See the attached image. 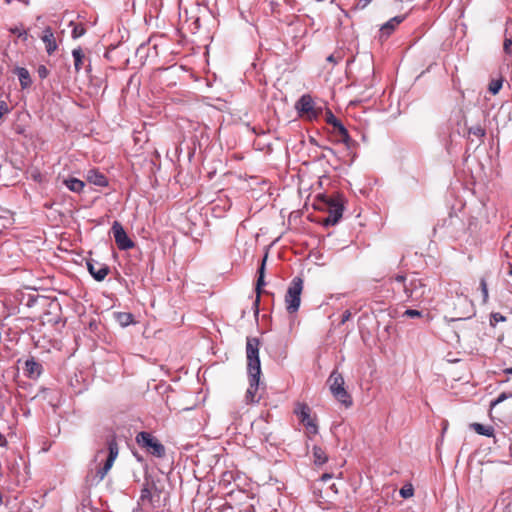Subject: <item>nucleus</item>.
Wrapping results in <instances>:
<instances>
[{
    "label": "nucleus",
    "mask_w": 512,
    "mask_h": 512,
    "mask_svg": "<svg viewBox=\"0 0 512 512\" xmlns=\"http://www.w3.org/2000/svg\"><path fill=\"white\" fill-rule=\"evenodd\" d=\"M43 373V366L34 357H29L24 363V374L30 379H38Z\"/></svg>",
    "instance_id": "nucleus-14"
},
{
    "label": "nucleus",
    "mask_w": 512,
    "mask_h": 512,
    "mask_svg": "<svg viewBox=\"0 0 512 512\" xmlns=\"http://www.w3.org/2000/svg\"><path fill=\"white\" fill-rule=\"evenodd\" d=\"M86 30L85 28L80 24H75L72 29V37L73 38H79L85 34Z\"/></svg>",
    "instance_id": "nucleus-33"
},
{
    "label": "nucleus",
    "mask_w": 512,
    "mask_h": 512,
    "mask_svg": "<svg viewBox=\"0 0 512 512\" xmlns=\"http://www.w3.org/2000/svg\"><path fill=\"white\" fill-rule=\"evenodd\" d=\"M303 290V279L294 277L289 284L285 295L286 309L290 314L296 313L301 303V293Z\"/></svg>",
    "instance_id": "nucleus-3"
},
{
    "label": "nucleus",
    "mask_w": 512,
    "mask_h": 512,
    "mask_svg": "<svg viewBox=\"0 0 512 512\" xmlns=\"http://www.w3.org/2000/svg\"><path fill=\"white\" fill-rule=\"evenodd\" d=\"M503 50L506 54L511 55L512 54V38L505 36L504 43H503Z\"/></svg>",
    "instance_id": "nucleus-37"
},
{
    "label": "nucleus",
    "mask_w": 512,
    "mask_h": 512,
    "mask_svg": "<svg viewBox=\"0 0 512 512\" xmlns=\"http://www.w3.org/2000/svg\"><path fill=\"white\" fill-rule=\"evenodd\" d=\"M239 512H248V511H239Z\"/></svg>",
    "instance_id": "nucleus-51"
},
{
    "label": "nucleus",
    "mask_w": 512,
    "mask_h": 512,
    "mask_svg": "<svg viewBox=\"0 0 512 512\" xmlns=\"http://www.w3.org/2000/svg\"><path fill=\"white\" fill-rule=\"evenodd\" d=\"M333 132L337 133L340 136V140L342 143H345L346 145L349 144L351 138L349 136L348 130L343 125L341 121H339L335 127H333Z\"/></svg>",
    "instance_id": "nucleus-20"
},
{
    "label": "nucleus",
    "mask_w": 512,
    "mask_h": 512,
    "mask_svg": "<svg viewBox=\"0 0 512 512\" xmlns=\"http://www.w3.org/2000/svg\"><path fill=\"white\" fill-rule=\"evenodd\" d=\"M328 384L332 395L337 401L342 403L345 407H350L353 403L351 395L346 391L344 378L342 374L334 370L328 378Z\"/></svg>",
    "instance_id": "nucleus-2"
},
{
    "label": "nucleus",
    "mask_w": 512,
    "mask_h": 512,
    "mask_svg": "<svg viewBox=\"0 0 512 512\" xmlns=\"http://www.w3.org/2000/svg\"><path fill=\"white\" fill-rule=\"evenodd\" d=\"M111 230L115 243L120 250H128L134 247V242L128 237L120 222L114 221Z\"/></svg>",
    "instance_id": "nucleus-9"
},
{
    "label": "nucleus",
    "mask_w": 512,
    "mask_h": 512,
    "mask_svg": "<svg viewBox=\"0 0 512 512\" xmlns=\"http://www.w3.org/2000/svg\"><path fill=\"white\" fill-rule=\"evenodd\" d=\"M458 305L465 307V308H469V309L465 315H459V316L453 318L452 319L453 321L469 319L473 315L472 303L467 298H459Z\"/></svg>",
    "instance_id": "nucleus-21"
},
{
    "label": "nucleus",
    "mask_w": 512,
    "mask_h": 512,
    "mask_svg": "<svg viewBox=\"0 0 512 512\" xmlns=\"http://www.w3.org/2000/svg\"><path fill=\"white\" fill-rule=\"evenodd\" d=\"M6 445H7V440H6L5 436L2 433H0V446L5 447Z\"/></svg>",
    "instance_id": "nucleus-44"
},
{
    "label": "nucleus",
    "mask_w": 512,
    "mask_h": 512,
    "mask_svg": "<svg viewBox=\"0 0 512 512\" xmlns=\"http://www.w3.org/2000/svg\"><path fill=\"white\" fill-rule=\"evenodd\" d=\"M152 487L155 489V491H157V488L155 487L154 483H152Z\"/></svg>",
    "instance_id": "nucleus-49"
},
{
    "label": "nucleus",
    "mask_w": 512,
    "mask_h": 512,
    "mask_svg": "<svg viewBox=\"0 0 512 512\" xmlns=\"http://www.w3.org/2000/svg\"><path fill=\"white\" fill-rule=\"evenodd\" d=\"M311 409L305 403H297L294 413L299 418V421L306 427L309 434L315 435L318 433V426L310 415Z\"/></svg>",
    "instance_id": "nucleus-8"
},
{
    "label": "nucleus",
    "mask_w": 512,
    "mask_h": 512,
    "mask_svg": "<svg viewBox=\"0 0 512 512\" xmlns=\"http://www.w3.org/2000/svg\"><path fill=\"white\" fill-rule=\"evenodd\" d=\"M511 397H512V393L502 392L495 400H493L491 402L490 406H491V408H493L494 406L500 404L504 400L511 398Z\"/></svg>",
    "instance_id": "nucleus-35"
},
{
    "label": "nucleus",
    "mask_w": 512,
    "mask_h": 512,
    "mask_svg": "<svg viewBox=\"0 0 512 512\" xmlns=\"http://www.w3.org/2000/svg\"><path fill=\"white\" fill-rule=\"evenodd\" d=\"M332 478V474H329V473H324L322 476H321V480L322 481H328Z\"/></svg>",
    "instance_id": "nucleus-45"
},
{
    "label": "nucleus",
    "mask_w": 512,
    "mask_h": 512,
    "mask_svg": "<svg viewBox=\"0 0 512 512\" xmlns=\"http://www.w3.org/2000/svg\"><path fill=\"white\" fill-rule=\"evenodd\" d=\"M403 316L410 318H418L422 316V312L416 309H407L404 311Z\"/></svg>",
    "instance_id": "nucleus-38"
},
{
    "label": "nucleus",
    "mask_w": 512,
    "mask_h": 512,
    "mask_svg": "<svg viewBox=\"0 0 512 512\" xmlns=\"http://www.w3.org/2000/svg\"><path fill=\"white\" fill-rule=\"evenodd\" d=\"M504 373L512 375V367L511 368H506L504 370Z\"/></svg>",
    "instance_id": "nucleus-46"
},
{
    "label": "nucleus",
    "mask_w": 512,
    "mask_h": 512,
    "mask_svg": "<svg viewBox=\"0 0 512 512\" xmlns=\"http://www.w3.org/2000/svg\"><path fill=\"white\" fill-rule=\"evenodd\" d=\"M64 185L72 192L80 193L85 187V183L74 177L67 178L63 181Z\"/></svg>",
    "instance_id": "nucleus-19"
},
{
    "label": "nucleus",
    "mask_w": 512,
    "mask_h": 512,
    "mask_svg": "<svg viewBox=\"0 0 512 512\" xmlns=\"http://www.w3.org/2000/svg\"><path fill=\"white\" fill-rule=\"evenodd\" d=\"M106 445L108 449L107 459L104 465L101 468H99L96 472V477L98 478L99 481H102L105 478L109 470L112 468L114 461L118 457L119 453L118 443L116 441V436L114 434H111L107 437Z\"/></svg>",
    "instance_id": "nucleus-6"
},
{
    "label": "nucleus",
    "mask_w": 512,
    "mask_h": 512,
    "mask_svg": "<svg viewBox=\"0 0 512 512\" xmlns=\"http://www.w3.org/2000/svg\"><path fill=\"white\" fill-rule=\"evenodd\" d=\"M295 108L300 116H305L308 120L317 119L321 112V108L315 107V102L309 94L302 95L296 102Z\"/></svg>",
    "instance_id": "nucleus-7"
},
{
    "label": "nucleus",
    "mask_w": 512,
    "mask_h": 512,
    "mask_svg": "<svg viewBox=\"0 0 512 512\" xmlns=\"http://www.w3.org/2000/svg\"><path fill=\"white\" fill-rule=\"evenodd\" d=\"M404 19V15H398L385 22L380 28L381 37H389L395 28L404 21Z\"/></svg>",
    "instance_id": "nucleus-15"
},
{
    "label": "nucleus",
    "mask_w": 512,
    "mask_h": 512,
    "mask_svg": "<svg viewBox=\"0 0 512 512\" xmlns=\"http://www.w3.org/2000/svg\"><path fill=\"white\" fill-rule=\"evenodd\" d=\"M414 494V489H413V486L411 484H408V485H404L401 489H400V495L403 497V498H410L412 497Z\"/></svg>",
    "instance_id": "nucleus-30"
},
{
    "label": "nucleus",
    "mask_w": 512,
    "mask_h": 512,
    "mask_svg": "<svg viewBox=\"0 0 512 512\" xmlns=\"http://www.w3.org/2000/svg\"><path fill=\"white\" fill-rule=\"evenodd\" d=\"M325 121L331 125L332 127H335V125L340 121L336 118V116L332 113L331 110L327 109L325 113Z\"/></svg>",
    "instance_id": "nucleus-32"
},
{
    "label": "nucleus",
    "mask_w": 512,
    "mask_h": 512,
    "mask_svg": "<svg viewBox=\"0 0 512 512\" xmlns=\"http://www.w3.org/2000/svg\"><path fill=\"white\" fill-rule=\"evenodd\" d=\"M136 443L141 447L146 449L148 453L151 455L162 458L165 456V447L164 445L151 433L142 431L136 435Z\"/></svg>",
    "instance_id": "nucleus-5"
},
{
    "label": "nucleus",
    "mask_w": 512,
    "mask_h": 512,
    "mask_svg": "<svg viewBox=\"0 0 512 512\" xmlns=\"http://www.w3.org/2000/svg\"><path fill=\"white\" fill-rule=\"evenodd\" d=\"M260 341L256 337H247L246 339V358L247 373L261 374V365L259 358Z\"/></svg>",
    "instance_id": "nucleus-4"
},
{
    "label": "nucleus",
    "mask_w": 512,
    "mask_h": 512,
    "mask_svg": "<svg viewBox=\"0 0 512 512\" xmlns=\"http://www.w3.org/2000/svg\"><path fill=\"white\" fill-rule=\"evenodd\" d=\"M508 274H509L510 276L512 275V268H511V269H509Z\"/></svg>",
    "instance_id": "nucleus-48"
},
{
    "label": "nucleus",
    "mask_w": 512,
    "mask_h": 512,
    "mask_svg": "<svg viewBox=\"0 0 512 512\" xmlns=\"http://www.w3.org/2000/svg\"><path fill=\"white\" fill-rule=\"evenodd\" d=\"M394 280L402 286L406 301H420L426 293V284L419 278L407 279L404 275H397Z\"/></svg>",
    "instance_id": "nucleus-1"
},
{
    "label": "nucleus",
    "mask_w": 512,
    "mask_h": 512,
    "mask_svg": "<svg viewBox=\"0 0 512 512\" xmlns=\"http://www.w3.org/2000/svg\"><path fill=\"white\" fill-rule=\"evenodd\" d=\"M104 452H105V450H104V449H99V450L97 451L96 457L98 458V457H99L101 454H103Z\"/></svg>",
    "instance_id": "nucleus-47"
},
{
    "label": "nucleus",
    "mask_w": 512,
    "mask_h": 512,
    "mask_svg": "<svg viewBox=\"0 0 512 512\" xmlns=\"http://www.w3.org/2000/svg\"><path fill=\"white\" fill-rule=\"evenodd\" d=\"M6 2H7V3H10V2H11V0H6Z\"/></svg>",
    "instance_id": "nucleus-50"
},
{
    "label": "nucleus",
    "mask_w": 512,
    "mask_h": 512,
    "mask_svg": "<svg viewBox=\"0 0 512 512\" xmlns=\"http://www.w3.org/2000/svg\"><path fill=\"white\" fill-rule=\"evenodd\" d=\"M86 179L89 183L99 187L108 186L107 177L96 169L89 170Z\"/></svg>",
    "instance_id": "nucleus-16"
},
{
    "label": "nucleus",
    "mask_w": 512,
    "mask_h": 512,
    "mask_svg": "<svg viewBox=\"0 0 512 512\" xmlns=\"http://www.w3.org/2000/svg\"><path fill=\"white\" fill-rule=\"evenodd\" d=\"M326 60L332 64H337L340 60V57H336L334 54H331L327 57Z\"/></svg>",
    "instance_id": "nucleus-43"
},
{
    "label": "nucleus",
    "mask_w": 512,
    "mask_h": 512,
    "mask_svg": "<svg viewBox=\"0 0 512 512\" xmlns=\"http://www.w3.org/2000/svg\"><path fill=\"white\" fill-rule=\"evenodd\" d=\"M480 289H481L482 296H483V302L486 303L488 300V287H487V282H486L485 278L480 279Z\"/></svg>",
    "instance_id": "nucleus-36"
},
{
    "label": "nucleus",
    "mask_w": 512,
    "mask_h": 512,
    "mask_svg": "<svg viewBox=\"0 0 512 512\" xmlns=\"http://www.w3.org/2000/svg\"><path fill=\"white\" fill-rule=\"evenodd\" d=\"M351 317V312L349 310H345L342 314L341 323L344 324L347 322Z\"/></svg>",
    "instance_id": "nucleus-42"
},
{
    "label": "nucleus",
    "mask_w": 512,
    "mask_h": 512,
    "mask_svg": "<svg viewBox=\"0 0 512 512\" xmlns=\"http://www.w3.org/2000/svg\"><path fill=\"white\" fill-rule=\"evenodd\" d=\"M148 49H149L148 44L142 43L141 45H139V47L136 50V56H138L141 60L146 59Z\"/></svg>",
    "instance_id": "nucleus-31"
},
{
    "label": "nucleus",
    "mask_w": 512,
    "mask_h": 512,
    "mask_svg": "<svg viewBox=\"0 0 512 512\" xmlns=\"http://www.w3.org/2000/svg\"><path fill=\"white\" fill-rule=\"evenodd\" d=\"M313 456H314V462L317 465H322L327 462L328 457L325 453V451L318 446L313 447Z\"/></svg>",
    "instance_id": "nucleus-24"
},
{
    "label": "nucleus",
    "mask_w": 512,
    "mask_h": 512,
    "mask_svg": "<svg viewBox=\"0 0 512 512\" xmlns=\"http://www.w3.org/2000/svg\"><path fill=\"white\" fill-rule=\"evenodd\" d=\"M42 41L45 43V48L49 55L56 51L57 44L54 37V33L50 27H46L43 30Z\"/></svg>",
    "instance_id": "nucleus-17"
},
{
    "label": "nucleus",
    "mask_w": 512,
    "mask_h": 512,
    "mask_svg": "<svg viewBox=\"0 0 512 512\" xmlns=\"http://www.w3.org/2000/svg\"><path fill=\"white\" fill-rule=\"evenodd\" d=\"M344 207L338 201L331 200L328 203V216L322 220L326 227L336 225L342 218Z\"/></svg>",
    "instance_id": "nucleus-10"
},
{
    "label": "nucleus",
    "mask_w": 512,
    "mask_h": 512,
    "mask_svg": "<svg viewBox=\"0 0 512 512\" xmlns=\"http://www.w3.org/2000/svg\"><path fill=\"white\" fill-rule=\"evenodd\" d=\"M249 377V387L246 391L245 400L246 403H258L260 400V397H257V391L259 388V382H260V374H248Z\"/></svg>",
    "instance_id": "nucleus-13"
},
{
    "label": "nucleus",
    "mask_w": 512,
    "mask_h": 512,
    "mask_svg": "<svg viewBox=\"0 0 512 512\" xmlns=\"http://www.w3.org/2000/svg\"><path fill=\"white\" fill-rule=\"evenodd\" d=\"M502 85H503V78L502 77H500L498 79H493L489 83L488 91L491 94L496 95L500 91V89L502 88Z\"/></svg>",
    "instance_id": "nucleus-26"
},
{
    "label": "nucleus",
    "mask_w": 512,
    "mask_h": 512,
    "mask_svg": "<svg viewBox=\"0 0 512 512\" xmlns=\"http://www.w3.org/2000/svg\"><path fill=\"white\" fill-rule=\"evenodd\" d=\"M504 321H506V317L503 316L502 314H500L498 312L491 314V323L504 322Z\"/></svg>",
    "instance_id": "nucleus-40"
},
{
    "label": "nucleus",
    "mask_w": 512,
    "mask_h": 512,
    "mask_svg": "<svg viewBox=\"0 0 512 512\" xmlns=\"http://www.w3.org/2000/svg\"><path fill=\"white\" fill-rule=\"evenodd\" d=\"M267 258H268V254L266 253L262 259V262H261V265L258 269V279H257V282H256V287H255V290H256V299L253 303L254 305V308H255V314L257 315L258 312H259V303H260V295L262 293V287L265 286V280H264V277H265V265H266V261H267Z\"/></svg>",
    "instance_id": "nucleus-12"
},
{
    "label": "nucleus",
    "mask_w": 512,
    "mask_h": 512,
    "mask_svg": "<svg viewBox=\"0 0 512 512\" xmlns=\"http://www.w3.org/2000/svg\"><path fill=\"white\" fill-rule=\"evenodd\" d=\"M87 270L90 275L98 282L103 281L110 273V267L107 264L90 259L86 262Z\"/></svg>",
    "instance_id": "nucleus-11"
},
{
    "label": "nucleus",
    "mask_w": 512,
    "mask_h": 512,
    "mask_svg": "<svg viewBox=\"0 0 512 512\" xmlns=\"http://www.w3.org/2000/svg\"><path fill=\"white\" fill-rule=\"evenodd\" d=\"M72 56L74 59V68L76 72H79L82 68L84 53L80 47L73 49Z\"/></svg>",
    "instance_id": "nucleus-23"
},
{
    "label": "nucleus",
    "mask_w": 512,
    "mask_h": 512,
    "mask_svg": "<svg viewBox=\"0 0 512 512\" xmlns=\"http://www.w3.org/2000/svg\"><path fill=\"white\" fill-rule=\"evenodd\" d=\"M9 31L16 35L17 37L21 38L23 41H26L28 38V33L25 29L19 26L11 27Z\"/></svg>",
    "instance_id": "nucleus-29"
},
{
    "label": "nucleus",
    "mask_w": 512,
    "mask_h": 512,
    "mask_svg": "<svg viewBox=\"0 0 512 512\" xmlns=\"http://www.w3.org/2000/svg\"><path fill=\"white\" fill-rule=\"evenodd\" d=\"M14 73L18 76L20 86L22 89H27L32 84V79L29 71L24 67H16Z\"/></svg>",
    "instance_id": "nucleus-18"
},
{
    "label": "nucleus",
    "mask_w": 512,
    "mask_h": 512,
    "mask_svg": "<svg viewBox=\"0 0 512 512\" xmlns=\"http://www.w3.org/2000/svg\"><path fill=\"white\" fill-rule=\"evenodd\" d=\"M11 112V108L8 106L7 102L4 100H0V120L2 121L5 115Z\"/></svg>",
    "instance_id": "nucleus-34"
},
{
    "label": "nucleus",
    "mask_w": 512,
    "mask_h": 512,
    "mask_svg": "<svg viewBox=\"0 0 512 512\" xmlns=\"http://www.w3.org/2000/svg\"><path fill=\"white\" fill-rule=\"evenodd\" d=\"M372 0H357L355 6L353 7L354 10H362L364 8L367 7V5L371 2Z\"/></svg>",
    "instance_id": "nucleus-39"
},
{
    "label": "nucleus",
    "mask_w": 512,
    "mask_h": 512,
    "mask_svg": "<svg viewBox=\"0 0 512 512\" xmlns=\"http://www.w3.org/2000/svg\"><path fill=\"white\" fill-rule=\"evenodd\" d=\"M152 491H151V488H150V484L147 483L144 485V487L142 488L141 490V495H140V499L141 501H148V502H152Z\"/></svg>",
    "instance_id": "nucleus-28"
},
{
    "label": "nucleus",
    "mask_w": 512,
    "mask_h": 512,
    "mask_svg": "<svg viewBox=\"0 0 512 512\" xmlns=\"http://www.w3.org/2000/svg\"><path fill=\"white\" fill-rule=\"evenodd\" d=\"M470 427L479 435L491 437L494 435V428L492 426H485L480 423H472Z\"/></svg>",
    "instance_id": "nucleus-22"
},
{
    "label": "nucleus",
    "mask_w": 512,
    "mask_h": 512,
    "mask_svg": "<svg viewBox=\"0 0 512 512\" xmlns=\"http://www.w3.org/2000/svg\"><path fill=\"white\" fill-rule=\"evenodd\" d=\"M116 319L121 326L126 327L133 322V315L127 312H119L116 314Z\"/></svg>",
    "instance_id": "nucleus-25"
},
{
    "label": "nucleus",
    "mask_w": 512,
    "mask_h": 512,
    "mask_svg": "<svg viewBox=\"0 0 512 512\" xmlns=\"http://www.w3.org/2000/svg\"><path fill=\"white\" fill-rule=\"evenodd\" d=\"M37 72H38V76H39L41 79L46 78V77L48 76V74H49V70H48V69L46 68V66H44V65H40V66L38 67Z\"/></svg>",
    "instance_id": "nucleus-41"
},
{
    "label": "nucleus",
    "mask_w": 512,
    "mask_h": 512,
    "mask_svg": "<svg viewBox=\"0 0 512 512\" xmlns=\"http://www.w3.org/2000/svg\"><path fill=\"white\" fill-rule=\"evenodd\" d=\"M470 135H473L479 139H482L486 135L485 129L481 125H474L468 130Z\"/></svg>",
    "instance_id": "nucleus-27"
}]
</instances>
